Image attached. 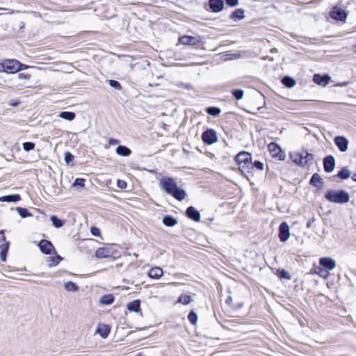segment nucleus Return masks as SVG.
I'll return each instance as SVG.
<instances>
[{"label":"nucleus","instance_id":"obj_1","mask_svg":"<svg viewBox=\"0 0 356 356\" xmlns=\"http://www.w3.org/2000/svg\"><path fill=\"white\" fill-rule=\"evenodd\" d=\"M159 184L166 193L172 195L177 200L181 201L185 199L186 195L185 191L177 186L172 177H162L159 179Z\"/></svg>","mask_w":356,"mask_h":356},{"label":"nucleus","instance_id":"obj_2","mask_svg":"<svg viewBox=\"0 0 356 356\" xmlns=\"http://www.w3.org/2000/svg\"><path fill=\"white\" fill-rule=\"evenodd\" d=\"M325 197L330 202L336 204H345L349 202L350 195L343 190H328Z\"/></svg>","mask_w":356,"mask_h":356},{"label":"nucleus","instance_id":"obj_3","mask_svg":"<svg viewBox=\"0 0 356 356\" xmlns=\"http://www.w3.org/2000/svg\"><path fill=\"white\" fill-rule=\"evenodd\" d=\"M30 79V74L26 73H19L13 76L8 81V87L10 88H17L21 90L28 87V81Z\"/></svg>","mask_w":356,"mask_h":356},{"label":"nucleus","instance_id":"obj_4","mask_svg":"<svg viewBox=\"0 0 356 356\" xmlns=\"http://www.w3.org/2000/svg\"><path fill=\"white\" fill-rule=\"evenodd\" d=\"M22 64L15 59H8L0 63V72L13 74L21 70Z\"/></svg>","mask_w":356,"mask_h":356},{"label":"nucleus","instance_id":"obj_5","mask_svg":"<svg viewBox=\"0 0 356 356\" xmlns=\"http://www.w3.org/2000/svg\"><path fill=\"white\" fill-rule=\"evenodd\" d=\"M268 150L271 156L280 161L284 160L286 157L285 152L275 143H270L268 146Z\"/></svg>","mask_w":356,"mask_h":356},{"label":"nucleus","instance_id":"obj_6","mask_svg":"<svg viewBox=\"0 0 356 356\" xmlns=\"http://www.w3.org/2000/svg\"><path fill=\"white\" fill-rule=\"evenodd\" d=\"M114 251L111 246L99 248L97 250L95 255L98 259H105L113 256Z\"/></svg>","mask_w":356,"mask_h":356},{"label":"nucleus","instance_id":"obj_7","mask_svg":"<svg viewBox=\"0 0 356 356\" xmlns=\"http://www.w3.org/2000/svg\"><path fill=\"white\" fill-rule=\"evenodd\" d=\"M200 37H193L189 35H184L180 37L179 39V43L183 45L193 46L198 44L201 42Z\"/></svg>","mask_w":356,"mask_h":356},{"label":"nucleus","instance_id":"obj_8","mask_svg":"<svg viewBox=\"0 0 356 356\" xmlns=\"http://www.w3.org/2000/svg\"><path fill=\"white\" fill-rule=\"evenodd\" d=\"M279 237L281 241H286L290 236L289 227L286 222H283L279 227Z\"/></svg>","mask_w":356,"mask_h":356},{"label":"nucleus","instance_id":"obj_9","mask_svg":"<svg viewBox=\"0 0 356 356\" xmlns=\"http://www.w3.org/2000/svg\"><path fill=\"white\" fill-rule=\"evenodd\" d=\"M202 139L204 143L211 145L217 141V136L215 131L209 129L202 134Z\"/></svg>","mask_w":356,"mask_h":356},{"label":"nucleus","instance_id":"obj_10","mask_svg":"<svg viewBox=\"0 0 356 356\" xmlns=\"http://www.w3.org/2000/svg\"><path fill=\"white\" fill-rule=\"evenodd\" d=\"M334 143L340 151L344 152L347 151L348 147V140L344 136H337L334 138Z\"/></svg>","mask_w":356,"mask_h":356},{"label":"nucleus","instance_id":"obj_11","mask_svg":"<svg viewBox=\"0 0 356 356\" xmlns=\"http://www.w3.org/2000/svg\"><path fill=\"white\" fill-rule=\"evenodd\" d=\"M330 16L332 18L340 21H344L346 19V13L344 10L337 7L332 9L330 12Z\"/></svg>","mask_w":356,"mask_h":356},{"label":"nucleus","instance_id":"obj_12","mask_svg":"<svg viewBox=\"0 0 356 356\" xmlns=\"http://www.w3.org/2000/svg\"><path fill=\"white\" fill-rule=\"evenodd\" d=\"M209 5L210 8L214 13H219L223 10V0H209Z\"/></svg>","mask_w":356,"mask_h":356},{"label":"nucleus","instance_id":"obj_13","mask_svg":"<svg viewBox=\"0 0 356 356\" xmlns=\"http://www.w3.org/2000/svg\"><path fill=\"white\" fill-rule=\"evenodd\" d=\"M38 246L41 252L46 254H49L51 251L54 249L52 243L47 240H42L39 243Z\"/></svg>","mask_w":356,"mask_h":356},{"label":"nucleus","instance_id":"obj_14","mask_svg":"<svg viewBox=\"0 0 356 356\" xmlns=\"http://www.w3.org/2000/svg\"><path fill=\"white\" fill-rule=\"evenodd\" d=\"M334 159L332 156H328L324 159L323 165L325 171L327 172H331L334 169Z\"/></svg>","mask_w":356,"mask_h":356},{"label":"nucleus","instance_id":"obj_15","mask_svg":"<svg viewBox=\"0 0 356 356\" xmlns=\"http://www.w3.org/2000/svg\"><path fill=\"white\" fill-rule=\"evenodd\" d=\"M319 264L321 266L328 270H332L336 267L335 261L330 257H323L320 259Z\"/></svg>","mask_w":356,"mask_h":356},{"label":"nucleus","instance_id":"obj_16","mask_svg":"<svg viewBox=\"0 0 356 356\" xmlns=\"http://www.w3.org/2000/svg\"><path fill=\"white\" fill-rule=\"evenodd\" d=\"M313 80L316 83L325 86L330 83V77L328 75L321 76L319 74H315Z\"/></svg>","mask_w":356,"mask_h":356},{"label":"nucleus","instance_id":"obj_17","mask_svg":"<svg viewBox=\"0 0 356 356\" xmlns=\"http://www.w3.org/2000/svg\"><path fill=\"white\" fill-rule=\"evenodd\" d=\"M110 327L105 324H99L96 329V333L99 334L103 339H106L109 332Z\"/></svg>","mask_w":356,"mask_h":356},{"label":"nucleus","instance_id":"obj_18","mask_svg":"<svg viewBox=\"0 0 356 356\" xmlns=\"http://www.w3.org/2000/svg\"><path fill=\"white\" fill-rule=\"evenodd\" d=\"M289 156H290V158L291 159V160L296 164H298L300 166L305 165V162L303 161V160H304L303 153L293 152V153H291Z\"/></svg>","mask_w":356,"mask_h":356},{"label":"nucleus","instance_id":"obj_19","mask_svg":"<svg viewBox=\"0 0 356 356\" xmlns=\"http://www.w3.org/2000/svg\"><path fill=\"white\" fill-rule=\"evenodd\" d=\"M188 217L196 222H199L201 218L200 213L194 207H189L186 210Z\"/></svg>","mask_w":356,"mask_h":356},{"label":"nucleus","instance_id":"obj_20","mask_svg":"<svg viewBox=\"0 0 356 356\" xmlns=\"http://www.w3.org/2000/svg\"><path fill=\"white\" fill-rule=\"evenodd\" d=\"M163 272L162 268L157 266L152 268L148 272V276L152 279H159L163 275Z\"/></svg>","mask_w":356,"mask_h":356},{"label":"nucleus","instance_id":"obj_21","mask_svg":"<svg viewBox=\"0 0 356 356\" xmlns=\"http://www.w3.org/2000/svg\"><path fill=\"white\" fill-rule=\"evenodd\" d=\"M21 200L19 195L15 194L0 197V202H16Z\"/></svg>","mask_w":356,"mask_h":356},{"label":"nucleus","instance_id":"obj_22","mask_svg":"<svg viewBox=\"0 0 356 356\" xmlns=\"http://www.w3.org/2000/svg\"><path fill=\"white\" fill-rule=\"evenodd\" d=\"M127 308L130 312H138L140 309V302L139 300H135L127 304Z\"/></svg>","mask_w":356,"mask_h":356},{"label":"nucleus","instance_id":"obj_23","mask_svg":"<svg viewBox=\"0 0 356 356\" xmlns=\"http://www.w3.org/2000/svg\"><path fill=\"white\" fill-rule=\"evenodd\" d=\"M310 184L316 187L321 188L323 181L321 176L317 173L314 174L311 178Z\"/></svg>","mask_w":356,"mask_h":356},{"label":"nucleus","instance_id":"obj_24","mask_svg":"<svg viewBox=\"0 0 356 356\" xmlns=\"http://www.w3.org/2000/svg\"><path fill=\"white\" fill-rule=\"evenodd\" d=\"M115 152L118 155L122 156H129L131 153V150L128 147L123 145H119L116 148Z\"/></svg>","mask_w":356,"mask_h":356},{"label":"nucleus","instance_id":"obj_25","mask_svg":"<svg viewBox=\"0 0 356 356\" xmlns=\"http://www.w3.org/2000/svg\"><path fill=\"white\" fill-rule=\"evenodd\" d=\"M50 220L52 222L53 226L55 228H60V227H63L65 223V220L59 219L57 218L56 216H54V215H53L50 217Z\"/></svg>","mask_w":356,"mask_h":356},{"label":"nucleus","instance_id":"obj_26","mask_svg":"<svg viewBox=\"0 0 356 356\" xmlns=\"http://www.w3.org/2000/svg\"><path fill=\"white\" fill-rule=\"evenodd\" d=\"M58 116L63 119L72 121L75 119L76 115L73 112L62 111L58 114Z\"/></svg>","mask_w":356,"mask_h":356},{"label":"nucleus","instance_id":"obj_27","mask_svg":"<svg viewBox=\"0 0 356 356\" xmlns=\"http://www.w3.org/2000/svg\"><path fill=\"white\" fill-rule=\"evenodd\" d=\"M114 301V297L111 294H107L101 297L99 302L102 305H111Z\"/></svg>","mask_w":356,"mask_h":356},{"label":"nucleus","instance_id":"obj_28","mask_svg":"<svg viewBox=\"0 0 356 356\" xmlns=\"http://www.w3.org/2000/svg\"><path fill=\"white\" fill-rule=\"evenodd\" d=\"M8 243H6L5 244H1L0 245V259L2 261H5L6 259V254L8 252Z\"/></svg>","mask_w":356,"mask_h":356},{"label":"nucleus","instance_id":"obj_29","mask_svg":"<svg viewBox=\"0 0 356 356\" xmlns=\"http://www.w3.org/2000/svg\"><path fill=\"white\" fill-rule=\"evenodd\" d=\"M163 222L167 227H172L177 224V221L173 217L166 216L163 217Z\"/></svg>","mask_w":356,"mask_h":356},{"label":"nucleus","instance_id":"obj_30","mask_svg":"<svg viewBox=\"0 0 356 356\" xmlns=\"http://www.w3.org/2000/svg\"><path fill=\"white\" fill-rule=\"evenodd\" d=\"M282 83L288 88H292L295 86L296 82L294 79L289 76H285L282 79Z\"/></svg>","mask_w":356,"mask_h":356},{"label":"nucleus","instance_id":"obj_31","mask_svg":"<svg viewBox=\"0 0 356 356\" xmlns=\"http://www.w3.org/2000/svg\"><path fill=\"white\" fill-rule=\"evenodd\" d=\"M64 288L67 291H77L79 287L72 282H67L64 284Z\"/></svg>","mask_w":356,"mask_h":356},{"label":"nucleus","instance_id":"obj_32","mask_svg":"<svg viewBox=\"0 0 356 356\" xmlns=\"http://www.w3.org/2000/svg\"><path fill=\"white\" fill-rule=\"evenodd\" d=\"M191 300L192 298L190 295L182 294L178 298L177 302L183 305H188V303L191 302Z\"/></svg>","mask_w":356,"mask_h":356},{"label":"nucleus","instance_id":"obj_33","mask_svg":"<svg viewBox=\"0 0 356 356\" xmlns=\"http://www.w3.org/2000/svg\"><path fill=\"white\" fill-rule=\"evenodd\" d=\"M245 155V151L240 152L236 156V161L239 165L240 170L243 172V168L244 165H241L242 163L244 162V160L242 159V157Z\"/></svg>","mask_w":356,"mask_h":356},{"label":"nucleus","instance_id":"obj_34","mask_svg":"<svg viewBox=\"0 0 356 356\" xmlns=\"http://www.w3.org/2000/svg\"><path fill=\"white\" fill-rule=\"evenodd\" d=\"M350 171L346 168H343L337 174V177L341 179H346L350 177Z\"/></svg>","mask_w":356,"mask_h":356},{"label":"nucleus","instance_id":"obj_35","mask_svg":"<svg viewBox=\"0 0 356 356\" xmlns=\"http://www.w3.org/2000/svg\"><path fill=\"white\" fill-rule=\"evenodd\" d=\"M244 17V11L241 9L236 10L232 15H231V18L236 20V19H241Z\"/></svg>","mask_w":356,"mask_h":356},{"label":"nucleus","instance_id":"obj_36","mask_svg":"<svg viewBox=\"0 0 356 356\" xmlns=\"http://www.w3.org/2000/svg\"><path fill=\"white\" fill-rule=\"evenodd\" d=\"M17 213L22 218H26L29 216H31L32 214L29 212V211L26 209L24 208H17Z\"/></svg>","mask_w":356,"mask_h":356},{"label":"nucleus","instance_id":"obj_37","mask_svg":"<svg viewBox=\"0 0 356 356\" xmlns=\"http://www.w3.org/2000/svg\"><path fill=\"white\" fill-rule=\"evenodd\" d=\"M207 113L213 116H218L220 113V109L217 107H209L207 108Z\"/></svg>","mask_w":356,"mask_h":356},{"label":"nucleus","instance_id":"obj_38","mask_svg":"<svg viewBox=\"0 0 356 356\" xmlns=\"http://www.w3.org/2000/svg\"><path fill=\"white\" fill-rule=\"evenodd\" d=\"M232 93L237 100L243 99L244 95L243 90L239 89L233 90Z\"/></svg>","mask_w":356,"mask_h":356},{"label":"nucleus","instance_id":"obj_39","mask_svg":"<svg viewBox=\"0 0 356 356\" xmlns=\"http://www.w3.org/2000/svg\"><path fill=\"white\" fill-rule=\"evenodd\" d=\"M85 181L84 179L76 178L73 183V186L83 188L85 186Z\"/></svg>","mask_w":356,"mask_h":356},{"label":"nucleus","instance_id":"obj_40","mask_svg":"<svg viewBox=\"0 0 356 356\" xmlns=\"http://www.w3.org/2000/svg\"><path fill=\"white\" fill-rule=\"evenodd\" d=\"M188 321L193 324L195 325L197 321V315L194 312H191L188 316Z\"/></svg>","mask_w":356,"mask_h":356},{"label":"nucleus","instance_id":"obj_41","mask_svg":"<svg viewBox=\"0 0 356 356\" xmlns=\"http://www.w3.org/2000/svg\"><path fill=\"white\" fill-rule=\"evenodd\" d=\"M22 147L25 151H30L34 149L35 144L31 142H25L22 144Z\"/></svg>","mask_w":356,"mask_h":356},{"label":"nucleus","instance_id":"obj_42","mask_svg":"<svg viewBox=\"0 0 356 356\" xmlns=\"http://www.w3.org/2000/svg\"><path fill=\"white\" fill-rule=\"evenodd\" d=\"M303 157H304V160L303 161L305 162V165L312 162V161L314 159V156H313V154L306 152L305 154H303Z\"/></svg>","mask_w":356,"mask_h":356},{"label":"nucleus","instance_id":"obj_43","mask_svg":"<svg viewBox=\"0 0 356 356\" xmlns=\"http://www.w3.org/2000/svg\"><path fill=\"white\" fill-rule=\"evenodd\" d=\"M109 85L113 87V88H115L116 89H118L120 90L121 88V86L120 84V83L117 81H115V80H110L109 81Z\"/></svg>","mask_w":356,"mask_h":356},{"label":"nucleus","instance_id":"obj_44","mask_svg":"<svg viewBox=\"0 0 356 356\" xmlns=\"http://www.w3.org/2000/svg\"><path fill=\"white\" fill-rule=\"evenodd\" d=\"M280 277L281 278H284V279H287V280H290L291 279V275L290 274L284 270H282L280 273Z\"/></svg>","mask_w":356,"mask_h":356},{"label":"nucleus","instance_id":"obj_45","mask_svg":"<svg viewBox=\"0 0 356 356\" xmlns=\"http://www.w3.org/2000/svg\"><path fill=\"white\" fill-rule=\"evenodd\" d=\"M90 232L93 236H98L100 235V230L95 227H92L90 228Z\"/></svg>","mask_w":356,"mask_h":356},{"label":"nucleus","instance_id":"obj_46","mask_svg":"<svg viewBox=\"0 0 356 356\" xmlns=\"http://www.w3.org/2000/svg\"><path fill=\"white\" fill-rule=\"evenodd\" d=\"M73 159V156L70 152H66L65 154V161L67 163L72 161Z\"/></svg>","mask_w":356,"mask_h":356},{"label":"nucleus","instance_id":"obj_47","mask_svg":"<svg viewBox=\"0 0 356 356\" xmlns=\"http://www.w3.org/2000/svg\"><path fill=\"white\" fill-rule=\"evenodd\" d=\"M62 260V258L60 256L58 255L56 258H54L51 260V264L50 265L56 266L57 265L60 261Z\"/></svg>","mask_w":356,"mask_h":356},{"label":"nucleus","instance_id":"obj_48","mask_svg":"<svg viewBox=\"0 0 356 356\" xmlns=\"http://www.w3.org/2000/svg\"><path fill=\"white\" fill-rule=\"evenodd\" d=\"M253 166L260 170H263L264 168L263 163L259 161H254L253 163Z\"/></svg>","mask_w":356,"mask_h":356},{"label":"nucleus","instance_id":"obj_49","mask_svg":"<svg viewBox=\"0 0 356 356\" xmlns=\"http://www.w3.org/2000/svg\"><path fill=\"white\" fill-rule=\"evenodd\" d=\"M118 186L120 188H125L127 187V183L122 180H118Z\"/></svg>","mask_w":356,"mask_h":356},{"label":"nucleus","instance_id":"obj_50","mask_svg":"<svg viewBox=\"0 0 356 356\" xmlns=\"http://www.w3.org/2000/svg\"><path fill=\"white\" fill-rule=\"evenodd\" d=\"M238 0H226V3L227 5L230 6H235L238 4Z\"/></svg>","mask_w":356,"mask_h":356},{"label":"nucleus","instance_id":"obj_51","mask_svg":"<svg viewBox=\"0 0 356 356\" xmlns=\"http://www.w3.org/2000/svg\"><path fill=\"white\" fill-rule=\"evenodd\" d=\"M2 243L1 244H5L6 243V237L3 231H0V243Z\"/></svg>","mask_w":356,"mask_h":356},{"label":"nucleus","instance_id":"obj_52","mask_svg":"<svg viewBox=\"0 0 356 356\" xmlns=\"http://www.w3.org/2000/svg\"><path fill=\"white\" fill-rule=\"evenodd\" d=\"M319 275L321 276V277H323L325 278H326L328 275V273L324 270H321L320 272H319Z\"/></svg>","mask_w":356,"mask_h":356},{"label":"nucleus","instance_id":"obj_53","mask_svg":"<svg viewBox=\"0 0 356 356\" xmlns=\"http://www.w3.org/2000/svg\"><path fill=\"white\" fill-rule=\"evenodd\" d=\"M108 143L110 145H117L119 143V141L116 139L111 138L109 140Z\"/></svg>","mask_w":356,"mask_h":356},{"label":"nucleus","instance_id":"obj_54","mask_svg":"<svg viewBox=\"0 0 356 356\" xmlns=\"http://www.w3.org/2000/svg\"><path fill=\"white\" fill-rule=\"evenodd\" d=\"M250 158H251L250 155L248 152H246V159H245L246 163H248V159Z\"/></svg>","mask_w":356,"mask_h":356},{"label":"nucleus","instance_id":"obj_55","mask_svg":"<svg viewBox=\"0 0 356 356\" xmlns=\"http://www.w3.org/2000/svg\"><path fill=\"white\" fill-rule=\"evenodd\" d=\"M28 67H29V66H28V65H24V64H22V69H21V70L27 69Z\"/></svg>","mask_w":356,"mask_h":356},{"label":"nucleus","instance_id":"obj_56","mask_svg":"<svg viewBox=\"0 0 356 356\" xmlns=\"http://www.w3.org/2000/svg\"><path fill=\"white\" fill-rule=\"evenodd\" d=\"M352 179H353L355 181H356V172H355V173H354V174L353 175V176H352Z\"/></svg>","mask_w":356,"mask_h":356},{"label":"nucleus","instance_id":"obj_57","mask_svg":"<svg viewBox=\"0 0 356 356\" xmlns=\"http://www.w3.org/2000/svg\"><path fill=\"white\" fill-rule=\"evenodd\" d=\"M0 10H8V9L6 8H0Z\"/></svg>","mask_w":356,"mask_h":356},{"label":"nucleus","instance_id":"obj_58","mask_svg":"<svg viewBox=\"0 0 356 356\" xmlns=\"http://www.w3.org/2000/svg\"><path fill=\"white\" fill-rule=\"evenodd\" d=\"M170 284L176 285V284H177V283H175V282H172V283H170Z\"/></svg>","mask_w":356,"mask_h":356}]
</instances>
